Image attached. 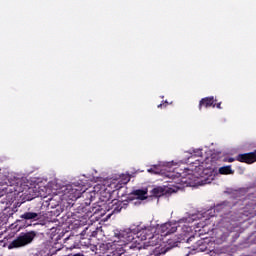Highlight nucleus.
<instances>
[{"label": "nucleus", "instance_id": "15", "mask_svg": "<svg viewBox=\"0 0 256 256\" xmlns=\"http://www.w3.org/2000/svg\"><path fill=\"white\" fill-rule=\"evenodd\" d=\"M197 229H200L201 227H205V223L203 222H198V223H195Z\"/></svg>", "mask_w": 256, "mask_h": 256}, {"label": "nucleus", "instance_id": "5", "mask_svg": "<svg viewBox=\"0 0 256 256\" xmlns=\"http://www.w3.org/2000/svg\"><path fill=\"white\" fill-rule=\"evenodd\" d=\"M62 193L64 195V199H69L70 201H75V199H79L83 191V187L81 185L76 184H68L62 187Z\"/></svg>", "mask_w": 256, "mask_h": 256}, {"label": "nucleus", "instance_id": "16", "mask_svg": "<svg viewBox=\"0 0 256 256\" xmlns=\"http://www.w3.org/2000/svg\"><path fill=\"white\" fill-rule=\"evenodd\" d=\"M225 161H228V163H233V161H235L234 158H226Z\"/></svg>", "mask_w": 256, "mask_h": 256}, {"label": "nucleus", "instance_id": "9", "mask_svg": "<svg viewBox=\"0 0 256 256\" xmlns=\"http://www.w3.org/2000/svg\"><path fill=\"white\" fill-rule=\"evenodd\" d=\"M20 219H25L26 221H37V219H39V214L35 212H25L20 216Z\"/></svg>", "mask_w": 256, "mask_h": 256}, {"label": "nucleus", "instance_id": "7", "mask_svg": "<svg viewBox=\"0 0 256 256\" xmlns=\"http://www.w3.org/2000/svg\"><path fill=\"white\" fill-rule=\"evenodd\" d=\"M121 205H123V203L119 200H112L108 203L109 209H112V213H121V209H123Z\"/></svg>", "mask_w": 256, "mask_h": 256}, {"label": "nucleus", "instance_id": "17", "mask_svg": "<svg viewBox=\"0 0 256 256\" xmlns=\"http://www.w3.org/2000/svg\"><path fill=\"white\" fill-rule=\"evenodd\" d=\"M216 107H217V109H221V103H218V104L216 105Z\"/></svg>", "mask_w": 256, "mask_h": 256}, {"label": "nucleus", "instance_id": "10", "mask_svg": "<svg viewBox=\"0 0 256 256\" xmlns=\"http://www.w3.org/2000/svg\"><path fill=\"white\" fill-rule=\"evenodd\" d=\"M132 199H138L144 201L147 198V190H136L132 193Z\"/></svg>", "mask_w": 256, "mask_h": 256}, {"label": "nucleus", "instance_id": "4", "mask_svg": "<svg viewBox=\"0 0 256 256\" xmlns=\"http://www.w3.org/2000/svg\"><path fill=\"white\" fill-rule=\"evenodd\" d=\"M131 178L127 174H122L108 178L103 183H98L94 186L93 192L91 193V199L95 197H111L113 191H117L123 188V185H127Z\"/></svg>", "mask_w": 256, "mask_h": 256}, {"label": "nucleus", "instance_id": "19", "mask_svg": "<svg viewBox=\"0 0 256 256\" xmlns=\"http://www.w3.org/2000/svg\"><path fill=\"white\" fill-rule=\"evenodd\" d=\"M167 103H168V102H167V101H165V104H166V105H167Z\"/></svg>", "mask_w": 256, "mask_h": 256}, {"label": "nucleus", "instance_id": "13", "mask_svg": "<svg viewBox=\"0 0 256 256\" xmlns=\"http://www.w3.org/2000/svg\"><path fill=\"white\" fill-rule=\"evenodd\" d=\"M235 171L231 169V166H225V175H233Z\"/></svg>", "mask_w": 256, "mask_h": 256}, {"label": "nucleus", "instance_id": "14", "mask_svg": "<svg viewBox=\"0 0 256 256\" xmlns=\"http://www.w3.org/2000/svg\"><path fill=\"white\" fill-rule=\"evenodd\" d=\"M224 239L223 238H221V239H219V238H217L216 240H215V243H216V245H221L222 243H224Z\"/></svg>", "mask_w": 256, "mask_h": 256}, {"label": "nucleus", "instance_id": "6", "mask_svg": "<svg viewBox=\"0 0 256 256\" xmlns=\"http://www.w3.org/2000/svg\"><path fill=\"white\" fill-rule=\"evenodd\" d=\"M33 239H35V232L22 233L8 245V249H19V247H25V245L32 243Z\"/></svg>", "mask_w": 256, "mask_h": 256}, {"label": "nucleus", "instance_id": "2", "mask_svg": "<svg viewBox=\"0 0 256 256\" xmlns=\"http://www.w3.org/2000/svg\"><path fill=\"white\" fill-rule=\"evenodd\" d=\"M219 209H221V205H218L215 208H210L204 212L192 214L186 218H181L175 222H167L162 225H157L156 227L142 225L137 228V237L138 239L146 240V242H143V249H150L156 256L165 255L169 251V247H167V242L163 240L164 235L175 233L178 225H183L184 223L182 231L183 235L187 236L190 233H193V226H189V224L195 223L197 220L207 221L211 219V217H215V213L219 212Z\"/></svg>", "mask_w": 256, "mask_h": 256}, {"label": "nucleus", "instance_id": "20", "mask_svg": "<svg viewBox=\"0 0 256 256\" xmlns=\"http://www.w3.org/2000/svg\"><path fill=\"white\" fill-rule=\"evenodd\" d=\"M189 239H193V237H190Z\"/></svg>", "mask_w": 256, "mask_h": 256}, {"label": "nucleus", "instance_id": "8", "mask_svg": "<svg viewBox=\"0 0 256 256\" xmlns=\"http://www.w3.org/2000/svg\"><path fill=\"white\" fill-rule=\"evenodd\" d=\"M199 107H215V98L213 97H208L204 98L200 101Z\"/></svg>", "mask_w": 256, "mask_h": 256}, {"label": "nucleus", "instance_id": "12", "mask_svg": "<svg viewBox=\"0 0 256 256\" xmlns=\"http://www.w3.org/2000/svg\"><path fill=\"white\" fill-rule=\"evenodd\" d=\"M152 193H153L154 197H161V195H163V188L156 187L152 190Z\"/></svg>", "mask_w": 256, "mask_h": 256}, {"label": "nucleus", "instance_id": "18", "mask_svg": "<svg viewBox=\"0 0 256 256\" xmlns=\"http://www.w3.org/2000/svg\"><path fill=\"white\" fill-rule=\"evenodd\" d=\"M161 107H163V104L158 105V108H161Z\"/></svg>", "mask_w": 256, "mask_h": 256}, {"label": "nucleus", "instance_id": "3", "mask_svg": "<svg viewBox=\"0 0 256 256\" xmlns=\"http://www.w3.org/2000/svg\"><path fill=\"white\" fill-rule=\"evenodd\" d=\"M141 225L136 226L134 229L126 228L123 230L116 231L114 234V241L112 244L113 256H125V248L129 243H134L136 249H143V241L137 236V228Z\"/></svg>", "mask_w": 256, "mask_h": 256}, {"label": "nucleus", "instance_id": "1", "mask_svg": "<svg viewBox=\"0 0 256 256\" xmlns=\"http://www.w3.org/2000/svg\"><path fill=\"white\" fill-rule=\"evenodd\" d=\"M189 159L200 157L191 162L189 167L182 172L171 171V167L177 165L175 162H160L153 165L147 171L154 175H162L171 179L173 184L167 188L168 193H177L183 187H199L213 183L220 175H225V165L223 153L219 150H211L207 146L202 148H192L189 150Z\"/></svg>", "mask_w": 256, "mask_h": 256}, {"label": "nucleus", "instance_id": "11", "mask_svg": "<svg viewBox=\"0 0 256 256\" xmlns=\"http://www.w3.org/2000/svg\"><path fill=\"white\" fill-rule=\"evenodd\" d=\"M225 255V246L215 247L210 251V256H223Z\"/></svg>", "mask_w": 256, "mask_h": 256}]
</instances>
